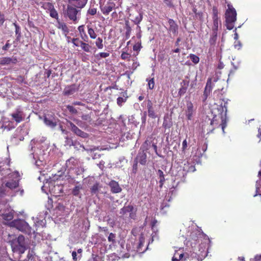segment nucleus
Here are the masks:
<instances>
[{"instance_id": "obj_55", "label": "nucleus", "mask_w": 261, "mask_h": 261, "mask_svg": "<svg viewBox=\"0 0 261 261\" xmlns=\"http://www.w3.org/2000/svg\"><path fill=\"white\" fill-rule=\"evenodd\" d=\"M187 140L185 139L183 141L182 143V151L185 152L187 148Z\"/></svg>"}, {"instance_id": "obj_60", "label": "nucleus", "mask_w": 261, "mask_h": 261, "mask_svg": "<svg viewBox=\"0 0 261 261\" xmlns=\"http://www.w3.org/2000/svg\"><path fill=\"white\" fill-rule=\"evenodd\" d=\"M125 28L126 30H132L128 20H125Z\"/></svg>"}, {"instance_id": "obj_1", "label": "nucleus", "mask_w": 261, "mask_h": 261, "mask_svg": "<svg viewBox=\"0 0 261 261\" xmlns=\"http://www.w3.org/2000/svg\"><path fill=\"white\" fill-rule=\"evenodd\" d=\"M227 104V101H225L223 105L221 103L218 108V115H214L211 121V125L213 127L210 132L212 133L214 129L219 128L220 126L223 132H224V128L226 126Z\"/></svg>"}, {"instance_id": "obj_2", "label": "nucleus", "mask_w": 261, "mask_h": 261, "mask_svg": "<svg viewBox=\"0 0 261 261\" xmlns=\"http://www.w3.org/2000/svg\"><path fill=\"white\" fill-rule=\"evenodd\" d=\"M105 2L106 0H100L99 1V8L101 13L105 16L111 14L112 18H116L118 14L116 12V6L115 3L111 1H109L106 3Z\"/></svg>"}, {"instance_id": "obj_57", "label": "nucleus", "mask_w": 261, "mask_h": 261, "mask_svg": "<svg viewBox=\"0 0 261 261\" xmlns=\"http://www.w3.org/2000/svg\"><path fill=\"white\" fill-rule=\"evenodd\" d=\"M5 21V15L0 12V27L3 25Z\"/></svg>"}, {"instance_id": "obj_28", "label": "nucleus", "mask_w": 261, "mask_h": 261, "mask_svg": "<svg viewBox=\"0 0 261 261\" xmlns=\"http://www.w3.org/2000/svg\"><path fill=\"white\" fill-rule=\"evenodd\" d=\"M87 29L88 34L89 35L90 38L92 39H95L97 37V35L94 30L90 25H87Z\"/></svg>"}, {"instance_id": "obj_11", "label": "nucleus", "mask_w": 261, "mask_h": 261, "mask_svg": "<svg viewBox=\"0 0 261 261\" xmlns=\"http://www.w3.org/2000/svg\"><path fill=\"white\" fill-rule=\"evenodd\" d=\"M17 62L18 60L16 57H5L0 58V65L2 66L15 64Z\"/></svg>"}, {"instance_id": "obj_54", "label": "nucleus", "mask_w": 261, "mask_h": 261, "mask_svg": "<svg viewBox=\"0 0 261 261\" xmlns=\"http://www.w3.org/2000/svg\"><path fill=\"white\" fill-rule=\"evenodd\" d=\"M142 19V16L140 14L139 16L136 17L134 21L136 24H139L141 21Z\"/></svg>"}, {"instance_id": "obj_24", "label": "nucleus", "mask_w": 261, "mask_h": 261, "mask_svg": "<svg viewBox=\"0 0 261 261\" xmlns=\"http://www.w3.org/2000/svg\"><path fill=\"white\" fill-rule=\"evenodd\" d=\"M43 121L46 125L51 128H54L57 125L56 121H54L53 119H49L46 116L44 117Z\"/></svg>"}, {"instance_id": "obj_4", "label": "nucleus", "mask_w": 261, "mask_h": 261, "mask_svg": "<svg viewBox=\"0 0 261 261\" xmlns=\"http://www.w3.org/2000/svg\"><path fill=\"white\" fill-rule=\"evenodd\" d=\"M9 226L10 227H15L19 230L27 233H30L31 232V227L29 225L28 223L23 220H14L9 223Z\"/></svg>"}, {"instance_id": "obj_56", "label": "nucleus", "mask_w": 261, "mask_h": 261, "mask_svg": "<svg viewBox=\"0 0 261 261\" xmlns=\"http://www.w3.org/2000/svg\"><path fill=\"white\" fill-rule=\"evenodd\" d=\"M14 25L15 26V34H16V35L20 34H21V32H20V27L18 25H17L16 23H14Z\"/></svg>"}, {"instance_id": "obj_5", "label": "nucleus", "mask_w": 261, "mask_h": 261, "mask_svg": "<svg viewBox=\"0 0 261 261\" xmlns=\"http://www.w3.org/2000/svg\"><path fill=\"white\" fill-rule=\"evenodd\" d=\"M65 14L70 20L75 23L77 19L80 17L81 10H78L72 5H68Z\"/></svg>"}, {"instance_id": "obj_27", "label": "nucleus", "mask_w": 261, "mask_h": 261, "mask_svg": "<svg viewBox=\"0 0 261 261\" xmlns=\"http://www.w3.org/2000/svg\"><path fill=\"white\" fill-rule=\"evenodd\" d=\"M134 210V207L133 205H128L124 206L120 210V214L121 215H125L127 213H132Z\"/></svg>"}, {"instance_id": "obj_9", "label": "nucleus", "mask_w": 261, "mask_h": 261, "mask_svg": "<svg viewBox=\"0 0 261 261\" xmlns=\"http://www.w3.org/2000/svg\"><path fill=\"white\" fill-rule=\"evenodd\" d=\"M80 165L79 159L74 157L70 158L66 162V166L69 171L74 169Z\"/></svg>"}, {"instance_id": "obj_58", "label": "nucleus", "mask_w": 261, "mask_h": 261, "mask_svg": "<svg viewBox=\"0 0 261 261\" xmlns=\"http://www.w3.org/2000/svg\"><path fill=\"white\" fill-rule=\"evenodd\" d=\"M164 2L165 3V4L169 7H170V8L173 7L174 6H173V4L171 0H164Z\"/></svg>"}, {"instance_id": "obj_61", "label": "nucleus", "mask_w": 261, "mask_h": 261, "mask_svg": "<svg viewBox=\"0 0 261 261\" xmlns=\"http://www.w3.org/2000/svg\"><path fill=\"white\" fill-rule=\"evenodd\" d=\"M72 258L73 259V260L74 261H76L77 260V253L76 252L73 251L72 252Z\"/></svg>"}, {"instance_id": "obj_62", "label": "nucleus", "mask_w": 261, "mask_h": 261, "mask_svg": "<svg viewBox=\"0 0 261 261\" xmlns=\"http://www.w3.org/2000/svg\"><path fill=\"white\" fill-rule=\"evenodd\" d=\"M82 118L84 120H90V117L89 115H84L82 116Z\"/></svg>"}, {"instance_id": "obj_26", "label": "nucleus", "mask_w": 261, "mask_h": 261, "mask_svg": "<svg viewBox=\"0 0 261 261\" xmlns=\"http://www.w3.org/2000/svg\"><path fill=\"white\" fill-rule=\"evenodd\" d=\"M122 95L124 97H118L117 99V103L119 107H121L122 106V103L125 102L128 98V96H127V92L126 91L122 93Z\"/></svg>"}, {"instance_id": "obj_31", "label": "nucleus", "mask_w": 261, "mask_h": 261, "mask_svg": "<svg viewBox=\"0 0 261 261\" xmlns=\"http://www.w3.org/2000/svg\"><path fill=\"white\" fill-rule=\"evenodd\" d=\"M2 217L3 219L5 220H7V221L11 220L13 218V213L11 211V212H9L8 213L3 214L2 215Z\"/></svg>"}, {"instance_id": "obj_63", "label": "nucleus", "mask_w": 261, "mask_h": 261, "mask_svg": "<svg viewBox=\"0 0 261 261\" xmlns=\"http://www.w3.org/2000/svg\"><path fill=\"white\" fill-rule=\"evenodd\" d=\"M132 30H126L125 37L126 39H128L130 37Z\"/></svg>"}, {"instance_id": "obj_59", "label": "nucleus", "mask_w": 261, "mask_h": 261, "mask_svg": "<svg viewBox=\"0 0 261 261\" xmlns=\"http://www.w3.org/2000/svg\"><path fill=\"white\" fill-rule=\"evenodd\" d=\"M9 41H7V43H6V44L3 46L2 47V49L4 50H7L8 49V48L10 47L11 46V44L9 43Z\"/></svg>"}, {"instance_id": "obj_51", "label": "nucleus", "mask_w": 261, "mask_h": 261, "mask_svg": "<svg viewBox=\"0 0 261 261\" xmlns=\"http://www.w3.org/2000/svg\"><path fill=\"white\" fill-rule=\"evenodd\" d=\"M172 125L171 123H168L167 120H164L163 123V127L166 128H169Z\"/></svg>"}, {"instance_id": "obj_20", "label": "nucleus", "mask_w": 261, "mask_h": 261, "mask_svg": "<svg viewBox=\"0 0 261 261\" xmlns=\"http://www.w3.org/2000/svg\"><path fill=\"white\" fill-rule=\"evenodd\" d=\"M77 29L79 32V34H80L81 39L82 40H83L84 41L88 42V40H89V38L85 31L84 25H80L78 27Z\"/></svg>"}, {"instance_id": "obj_21", "label": "nucleus", "mask_w": 261, "mask_h": 261, "mask_svg": "<svg viewBox=\"0 0 261 261\" xmlns=\"http://www.w3.org/2000/svg\"><path fill=\"white\" fill-rule=\"evenodd\" d=\"M17 242L20 247V251L21 253H23L25 250L24 237L22 235L19 236L17 238Z\"/></svg>"}, {"instance_id": "obj_48", "label": "nucleus", "mask_w": 261, "mask_h": 261, "mask_svg": "<svg viewBox=\"0 0 261 261\" xmlns=\"http://www.w3.org/2000/svg\"><path fill=\"white\" fill-rule=\"evenodd\" d=\"M97 9L95 8H90L88 10V13L91 15H94L96 14Z\"/></svg>"}, {"instance_id": "obj_33", "label": "nucleus", "mask_w": 261, "mask_h": 261, "mask_svg": "<svg viewBox=\"0 0 261 261\" xmlns=\"http://www.w3.org/2000/svg\"><path fill=\"white\" fill-rule=\"evenodd\" d=\"M110 56L109 52H101L95 55V57L98 60L102 58H106Z\"/></svg>"}, {"instance_id": "obj_19", "label": "nucleus", "mask_w": 261, "mask_h": 261, "mask_svg": "<svg viewBox=\"0 0 261 261\" xmlns=\"http://www.w3.org/2000/svg\"><path fill=\"white\" fill-rule=\"evenodd\" d=\"M211 79H208L207 83L206 86L204 89V91L203 92V96L204 98L203 99V101H204L206 100L208 95L210 94L211 91H212V86H211Z\"/></svg>"}, {"instance_id": "obj_44", "label": "nucleus", "mask_w": 261, "mask_h": 261, "mask_svg": "<svg viewBox=\"0 0 261 261\" xmlns=\"http://www.w3.org/2000/svg\"><path fill=\"white\" fill-rule=\"evenodd\" d=\"M99 189V184L96 183L91 188V192L93 194H95L98 191Z\"/></svg>"}, {"instance_id": "obj_15", "label": "nucleus", "mask_w": 261, "mask_h": 261, "mask_svg": "<svg viewBox=\"0 0 261 261\" xmlns=\"http://www.w3.org/2000/svg\"><path fill=\"white\" fill-rule=\"evenodd\" d=\"M109 185L111 188V191L113 193H120L122 190V189L118 184V182L115 180H111L109 182Z\"/></svg>"}, {"instance_id": "obj_32", "label": "nucleus", "mask_w": 261, "mask_h": 261, "mask_svg": "<svg viewBox=\"0 0 261 261\" xmlns=\"http://www.w3.org/2000/svg\"><path fill=\"white\" fill-rule=\"evenodd\" d=\"M96 40L95 42V46L99 49H102L104 46L102 39L100 37H98V38H96Z\"/></svg>"}, {"instance_id": "obj_53", "label": "nucleus", "mask_w": 261, "mask_h": 261, "mask_svg": "<svg viewBox=\"0 0 261 261\" xmlns=\"http://www.w3.org/2000/svg\"><path fill=\"white\" fill-rule=\"evenodd\" d=\"M138 163L137 161L134 160V164L133 165V172L134 173H136L137 172L138 170Z\"/></svg>"}, {"instance_id": "obj_37", "label": "nucleus", "mask_w": 261, "mask_h": 261, "mask_svg": "<svg viewBox=\"0 0 261 261\" xmlns=\"http://www.w3.org/2000/svg\"><path fill=\"white\" fill-rule=\"evenodd\" d=\"M178 255V259L179 260H185L186 258L187 259H189V257L188 254L180 253L179 254L177 252L175 253V256Z\"/></svg>"}, {"instance_id": "obj_10", "label": "nucleus", "mask_w": 261, "mask_h": 261, "mask_svg": "<svg viewBox=\"0 0 261 261\" xmlns=\"http://www.w3.org/2000/svg\"><path fill=\"white\" fill-rule=\"evenodd\" d=\"M70 127L72 132L78 136L83 138H86L88 137V134L80 129H79L74 124L70 122L69 123Z\"/></svg>"}, {"instance_id": "obj_30", "label": "nucleus", "mask_w": 261, "mask_h": 261, "mask_svg": "<svg viewBox=\"0 0 261 261\" xmlns=\"http://www.w3.org/2000/svg\"><path fill=\"white\" fill-rule=\"evenodd\" d=\"M42 7L44 9L46 10L47 11V12H49L54 8H55L54 4L50 2L44 3L42 5Z\"/></svg>"}, {"instance_id": "obj_35", "label": "nucleus", "mask_w": 261, "mask_h": 261, "mask_svg": "<svg viewBox=\"0 0 261 261\" xmlns=\"http://www.w3.org/2000/svg\"><path fill=\"white\" fill-rule=\"evenodd\" d=\"M58 28L59 29H61L64 32H68V28L66 25V24L64 22H61L58 21Z\"/></svg>"}, {"instance_id": "obj_64", "label": "nucleus", "mask_w": 261, "mask_h": 261, "mask_svg": "<svg viewBox=\"0 0 261 261\" xmlns=\"http://www.w3.org/2000/svg\"><path fill=\"white\" fill-rule=\"evenodd\" d=\"M254 261H261V255L255 256Z\"/></svg>"}, {"instance_id": "obj_45", "label": "nucleus", "mask_w": 261, "mask_h": 261, "mask_svg": "<svg viewBox=\"0 0 261 261\" xmlns=\"http://www.w3.org/2000/svg\"><path fill=\"white\" fill-rule=\"evenodd\" d=\"M67 109L72 114H75L77 113V110L74 107H73L72 106L68 105L67 106Z\"/></svg>"}, {"instance_id": "obj_22", "label": "nucleus", "mask_w": 261, "mask_h": 261, "mask_svg": "<svg viewBox=\"0 0 261 261\" xmlns=\"http://www.w3.org/2000/svg\"><path fill=\"white\" fill-rule=\"evenodd\" d=\"M168 22L170 25L169 30L171 32H172L173 34H176L177 33L178 30V25L175 22L174 20L172 19H169L168 20Z\"/></svg>"}, {"instance_id": "obj_52", "label": "nucleus", "mask_w": 261, "mask_h": 261, "mask_svg": "<svg viewBox=\"0 0 261 261\" xmlns=\"http://www.w3.org/2000/svg\"><path fill=\"white\" fill-rule=\"evenodd\" d=\"M74 169H75V173L77 175L81 174L82 173L84 172L83 168L80 167V166Z\"/></svg>"}, {"instance_id": "obj_39", "label": "nucleus", "mask_w": 261, "mask_h": 261, "mask_svg": "<svg viewBox=\"0 0 261 261\" xmlns=\"http://www.w3.org/2000/svg\"><path fill=\"white\" fill-rule=\"evenodd\" d=\"M146 81L148 82V88L150 90H152L154 88L155 85L154 77H152L149 80L147 79Z\"/></svg>"}, {"instance_id": "obj_13", "label": "nucleus", "mask_w": 261, "mask_h": 261, "mask_svg": "<svg viewBox=\"0 0 261 261\" xmlns=\"http://www.w3.org/2000/svg\"><path fill=\"white\" fill-rule=\"evenodd\" d=\"M187 109L186 110V116L187 119L189 120H191L193 117L194 110L193 104L190 101H187Z\"/></svg>"}, {"instance_id": "obj_17", "label": "nucleus", "mask_w": 261, "mask_h": 261, "mask_svg": "<svg viewBox=\"0 0 261 261\" xmlns=\"http://www.w3.org/2000/svg\"><path fill=\"white\" fill-rule=\"evenodd\" d=\"M147 108L148 110V116L151 118H155L156 117V115L155 114L153 107V103L150 99L147 100Z\"/></svg>"}, {"instance_id": "obj_29", "label": "nucleus", "mask_w": 261, "mask_h": 261, "mask_svg": "<svg viewBox=\"0 0 261 261\" xmlns=\"http://www.w3.org/2000/svg\"><path fill=\"white\" fill-rule=\"evenodd\" d=\"M158 175L159 176V184L160 187L162 188L164 185V181H165V179L164 177V174L162 170L159 169L157 173Z\"/></svg>"}, {"instance_id": "obj_7", "label": "nucleus", "mask_w": 261, "mask_h": 261, "mask_svg": "<svg viewBox=\"0 0 261 261\" xmlns=\"http://www.w3.org/2000/svg\"><path fill=\"white\" fill-rule=\"evenodd\" d=\"M10 116L17 123H19L23 121L25 116L22 109L20 107L16 108L14 111L10 114Z\"/></svg>"}, {"instance_id": "obj_18", "label": "nucleus", "mask_w": 261, "mask_h": 261, "mask_svg": "<svg viewBox=\"0 0 261 261\" xmlns=\"http://www.w3.org/2000/svg\"><path fill=\"white\" fill-rule=\"evenodd\" d=\"M80 47L84 51L88 53H91L92 49H94L95 51L96 50L95 47L92 46V45L87 41H83V42H81Z\"/></svg>"}, {"instance_id": "obj_49", "label": "nucleus", "mask_w": 261, "mask_h": 261, "mask_svg": "<svg viewBox=\"0 0 261 261\" xmlns=\"http://www.w3.org/2000/svg\"><path fill=\"white\" fill-rule=\"evenodd\" d=\"M187 88H185V87H181L179 89V91H178V95L180 96H182L183 95H184L187 90Z\"/></svg>"}, {"instance_id": "obj_36", "label": "nucleus", "mask_w": 261, "mask_h": 261, "mask_svg": "<svg viewBox=\"0 0 261 261\" xmlns=\"http://www.w3.org/2000/svg\"><path fill=\"white\" fill-rule=\"evenodd\" d=\"M82 189L81 185L76 186L74 187L72 191V194L74 196H78L80 194V190Z\"/></svg>"}, {"instance_id": "obj_6", "label": "nucleus", "mask_w": 261, "mask_h": 261, "mask_svg": "<svg viewBox=\"0 0 261 261\" xmlns=\"http://www.w3.org/2000/svg\"><path fill=\"white\" fill-rule=\"evenodd\" d=\"M213 25L212 31L213 33H217L219 28H221V21L218 16V11L217 8L214 6L212 9Z\"/></svg>"}, {"instance_id": "obj_16", "label": "nucleus", "mask_w": 261, "mask_h": 261, "mask_svg": "<svg viewBox=\"0 0 261 261\" xmlns=\"http://www.w3.org/2000/svg\"><path fill=\"white\" fill-rule=\"evenodd\" d=\"M138 163L142 165H145L147 162V155L144 152H139L135 160Z\"/></svg>"}, {"instance_id": "obj_34", "label": "nucleus", "mask_w": 261, "mask_h": 261, "mask_svg": "<svg viewBox=\"0 0 261 261\" xmlns=\"http://www.w3.org/2000/svg\"><path fill=\"white\" fill-rule=\"evenodd\" d=\"M145 242V239L143 237V235L141 234L139 237V243L137 246V251L139 252H141L142 250L141 249V247L143 246L144 243Z\"/></svg>"}, {"instance_id": "obj_8", "label": "nucleus", "mask_w": 261, "mask_h": 261, "mask_svg": "<svg viewBox=\"0 0 261 261\" xmlns=\"http://www.w3.org/2000/svg\"><path fill=\"white\" fill-rule=\"evenodd\" d=\"M16 175L15 179H12L5 182V186L11 190L15 189L19 187V175L18 172L14 173L12 176Z\"/></svg>"}, {"instance_id": "obj_50", "label": "nucleus", "mask_w": 261, "mask_h": 261, "mask_svg": "<svg viewBox=\"0 0 261 261\" xmlns=\"http://www.w3.org/2000/svg\"><path fill=\"white\" fill-rule=\"evenodd\" d=\"M189 81L187 80H182L180 83L181 87H185V88H187L189 86Z\"/></svg>"}, {"instance_id": "obj_43", "label": "nucleus", "mask_w": 261, "mask_h": 261, "mask_svg": "<svg viewBox=\"0 0 261 261\" xmlns=\"http://www.w3.org/2000/svg\"><path fill=\"white\" fill-rule=\"evenodd\" d=\"M130 57L131 55L129 54L124 51L122 52L121 55V58L123 60H127V61H129Z\"/></svg>"}, {"instance_id": "obj_42", "label": "nucleus", "mask_w": 261, "mask_h": 261, "mask_svg": "<svg viewBox=\"0 0 261 261\" xmlns=\"http://www.w3.org/2000/svg\"><path fill=\"white\" fill-rule=\"evenodd\" d=\"M116 234L111 232L109 234L108 237V241L110 242H112V244L116 243Z\"/></svg>"}, {"instance_id": "obj_12", "label": "nucleus", "mask_w": 261, "mask_h": 261, "mask_svg": "<svg viewBox=\"0 0 261 261\" xmlns=\"http://www.w3.org/2000/svg\"><path fill=\"white\" fill-rule=\"evenodd\" d=\"M15 127L14 122L8 118H4L2 122H0V129L4 128L10 130Z\"/></svg>"}, {"instance_id": "obj_23", "label": "nucleus", "mask_w": 261, "mask_h": 261, "mask_svg": "<svg viewBox=\"0 0 261 261\" xmlns=\"http://www.w3.org/2000/svg\"><path fill=\"white\" fill-rule=\"evenodd\" d=\"M87 3V0H75L73 2L72 6L78 10H80L84 8Z\"/></svg>"}, {"instance_id": "obj_14", "label": "nucleus", "mask_w": 261, "mask_h": 261, "mask_svg": "<svg viewBox=\"0 0 261 261\" xmlns=\"http://www.w3.org/2000/svg\"><path fill=\"white\" fill-rule=\"evenodd\" d=\"M79 86L75 84H72L71 85L66 87L64 90V94L65 95H70L74 93L76 91H78Z\"/></svg>"}, {"instance_id": "obj_40", "label": "nucleus", "mask_w": 261, "mask_h": 261, "mask_svg": "<svg viewBox=\"0 0 261 261\" xmlns=\"http://www.w3.org/2000/svg\"><path fill=\"white\" fill-rule=\"evenodd\" d=\"M189 57L192 62L194 64H197L199 63V58L197 56L194 54H190Z\"/></svg>"}, {"instance_id": "obj_41", "label": "nucleus", "mask_w": 261, "mask_h": 261, "mask_svg": "<svg viewBox=\"0 0 261 261\" xmlns=\"http://www.w3.org/2000/svg\"><path fill=\"white\" fill-rule=\"evenodd\" d=\"M71 41L74 45L79 47L81 45V42H83V40H80L79 38H73L72 39Z\"/></svg>"}, {"instance_id": "obj_38", "label": "nucleus", "mask_w": 261, "mask_h": 261, "mask_svg": "<svg viewBox=\"0 0 261 261\" xmlns=\"http://www.w3.org/2000/svg\"><path fill=\"white\" fill-rule=\"evenodd\" d=\"M49 16L51 17L55 18L57 20H58L59 19L58 13L55 8H54L51 11H50L49 12Z\"/></svg>"}, {"instance_id": "obj_25", "label": "nucleus", "mask_w": 261, "mask_h": 261, "mask_svg": "<svg viewBox=\"0 0 261 261\" xmlns=\"http://www.w3.org/2000/svg\"><path fill=\"white\" fill-rule=\"evenodd\" d=\"M217 33H213L212 32L211 34L210 35V37L209 39V43L211 46H215L216 44L217 41Z\"/></svg>"}, {"instance_id": "obj_46", "label": "nucleus", "mask_w": 261, "mask_h": 261, "mask_svg": "<svg viewBox=\"0 0 261 261\" xmlns=\"http://www.w3.org/2000/svg\"><path fill=\"white\" fill-rule=\"evenodd\" d=\"M141 41L138 42L136 43L134 46H133V50L134 51H139L140 49L141 48Z\"/></svg>"}, {"instance_id": "obj_3", "label": "nucleus", "mask_w": 261, "mask_h": 261, "mask_svg": "<svg viewBox=\"0 0 261 261\" xmlns=\"http://www.w3.org/2000/svg\"><path fill=\"white\" fill-rule=\"evenodd\" d=\"M227 7L228 9L225 14V25L227 29L231 30L234 28V23L237 20V12L230 4H227Z\"/></svg>"}, {"instance_id": "obj_47", "label": "nucleus", "mask_w": 261, "mask_h": 261, "mask_svg": "<svg viewBox=\"0 0 261 261\" xmlns=\"http://www.w3.org/2000/svg\"><path fill=\"white\" fill-rule=\"evenodd\" d=\"M16 81L18 84L26 83L25 79L22 76H19L16 79Z\"/></svg>"}]
</instances>
